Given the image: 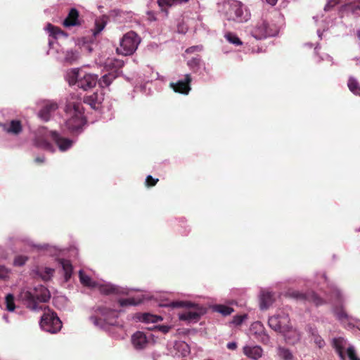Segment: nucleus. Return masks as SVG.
<instances>
[{"label": "nucleus", "instance_id": "2", "mask_svg": "<svg viewBox=\"0 0 360 360\" xmlns=\"http://www.w3.org/2000/svg\"><path fill=\"white\" fill-rule=\"evenodd\" d=\"M51 141L54 142L61 152L72 148L74 143L72 140L63 137L56 131H50L45 127H40L37 129L34 139L35 146L53 153L56 148Z\"/></svg>", "mask_w": 360, "mask_h": 360}, {"label": "nucleus", "instance_id": "25", "mask_svg": "<svg viewBox=\"0 0 360 360\" xmlns=\"http://www.w3.org/2000/svg\"><path fill=\"white\" fill-rule=\"evenodd\" d=\"M174 357H185L190 354L191 348L188 343L184 341H175L173 346Z\"/></svg>", "mask_w": 360, "mask_h": 360}, {"label": "nucleus", "instance_id": "28", "mask_svg": "<svg viewBox=\"0 0 360 360\" xmlns=\"http://www.w3.org/2000/svg\"><path fill=\"white\" fill-rule=\"evenodd\" d=\"M63 25L66 27L79 25V12L76 8H71L68 16L63 20Z\"/></svg>", "mask_w": 360, "mask_h": 360}, {"label": "nucleus", "instance_id": "55", "mask_svg": "<svg viewBox=\"0 0 360 360\" xmlns=\"http://www.w3.org/2000/svg\"><path fill=\"white\" fill-rule=\"evenodd\" d=\"M146 86V84H141L139 86H136V89H140V91H145Z\"/></svg>", "mask_w": 360, "mask_h": 360}, {"label": "nucleus", "instance_id": "20", "mask_svg": "<svg viewBox=\"0 0 360 360\" xmlns=\"http://www.w3.org/2000/svg\"><path fill=\"white\" fill-rule=\"evenodd\" d=\"M28 245L34 248L38 252H44L50 256L58 255L62 251L60 248L48 243L35 244L32 241H29Z\"/></svg>", "mask_w": 360, "mask_h": 360}, {"label": "nucleus", "instance_id": "19", "mask_svg": "<svg viewBox=\"0 0 360 360\" xmlns=\"http://www.w3.org/2000/svg\"><path fill=\"white\" fill-rule=\"evenodd\" d=\"M191 79V75L186 74L183 79H179L175 83H170V86L175 92L182 94H188L191 90L190 83Z\"/></svg>", "mask_w": 360, "mask_h": 360}, {"label": "nucleus", "instance_id": "23", "mask_svg": "<svg viewBox=\"0 0 360 360\" xmlns=\"http://www.w3.org/2000/svg\"><path fill=\"white\" fill-rule=\"evenodd\" d=\"M281 334L283 336L286 343L295 345L298 342L301 338L300 333L295 328H292L291 324L288 328L285 329Z\"/></svg>", "mask_w": 360, "mask_h": 360}, {"label": "nucleus", "instance_id": "49", "mask_svg": "<svg viewBox=\"0 0 360 360\" xmlns=\"http://www.w3.org/2000/svg\"><path fill=\"white\" fill-rule=\"evenodd\" d=\"M246 317V315H236L233 317L232 323L236 326H239L243 322Z\"/></svg>", "mask_w": 360, "mask_h": 360}, {"label": "nucleus", "instance_id": "60", "mask_svg": "<svg viewBox=\"0 0 360 360\" xmlns=\"http://www.w3.org/2000/svg\"><path fill=\"white\" fill-rule=\"evenodd\" d=\"M3 319L5 320V321H6V323H9V320H8V315L4 314V315L3 316Z\"/></svg>", "mask_w": 360, "mask_h": 360}, {"label": "nucleus", "instance_id": "44", "mask_svg": "<svg viewBox=\"0 0 360 360\" xmlns=\"http://www.w3.org/2000/svg\"><path fill=\"white\" fill-rule=\"evenodd\" d=\"M319 49H320L319 44H317V45L316 46V47L314 49V51H315L316 55L319 56V62H321L322 60H328V61L331 62L333 64V58L330 55H328L327 53H323L321 55L319 54L318 51Z\"/></svg>", "mask_w": 360, "mask_h": 360}, {"label": "nucleus", "instance_id": "47", "mask_svg": "<svg viewBox=\"0 0 360 360\" xmlns=\"http://www.w3.org/2000/svg\"><path fill=\"white\" fill-rule=\"evenodd\" d=\"M158 4L161 8L172 6L174 4H176L175 0H158Z\"/></svg>", "mask_w": 360, "mask_h": 360}, {"label": "nucleus", "instance_id": "39", "mask_svg": "<svg viewBox=\"0 0 360 360\" xmlns=\"http://www.w3.org/2000/svg\"><path fill=\"white\" fill-rule=\"evenodd\" d=\"M278 355L283 360H292L293 355L291 351L284 347H278Z\"/></svg>", "mask_w": 360, "mask_h": 360}, {"label": "nucleus", "instance_id": "7", "mask_svg": "<svg viewBox=\"0 0 360 360\" xmlns=\"http://www.w3.org/2000/svg\"><path fill=\"white\" fill-rule=\"evenodd\" d=\"M117 311L105 307H97L89 319L97 328L108 330L109 326L117 325Z\"/></svg>", "mask_w": 360, "mask_h": 360}, {"label": "nucleus", "instance_id": "17", "mask_svg": "<svg viewBox=\"0 0 360 360\" xmlns=\"http://www.w3.org/2000/svg\"><path fill=\"white\" fill-rule=\"evenodd\" d=\"M58 108V105L56 101H45L43 102L37 115L41 120L48 122L54 115Z\"/></svg>", "mask_w": 360, "mask_h": 360}, {"label": "nucleus", "instance_id": "41", "mask_svg": "<svg viewBox=\"0 0 360 360\" xmlns=\"http://www.w3.org/2000/svg\"><path fill=\"white\" fill-rule=\"evenodd\" d=\"M5 303H6V309L9 311H13L15 308V302H14V295L11 293H9L8 295H6V297H5Z\"/></svg>", "mask_w": 360, "mask_h": 360}, {"label": "nucleus", "instance_id": "40", "mask_svg": "<svg viewBox=\"0 0 360 360\" xmlns=\"http://www.w3.org/2000/svg\"><path fill=\"white\" fill-rule=\"evenodd\" d=\"M225 39L230 43L235 46H240L243 44L242 41L240 39V38L233 32H226L224 34Z\"/></svg>", "mask_w": 360, "mask_h": 360}, {"label": "nucleus", "instance_id": "12", "mask_svg": "<svg viewBox=\"0 0 360 360\" xmlns=\"http://www.w3.org/2000/svg\"><path fill=\"white\" fill-rule=\"evenodd\" d=\"M41 328L50 333H56L62 328V322L57 314L50 309L45 310L39 322Z\"/></svg>", "mask_w": 360, "mask_h": 360}, {"label": "nucleus", "instance_id": "21", "mask_svg": "<svg viewBox=\"0 0 360 360\" xmlns=\"http://www.w3.org/2000/svg\"><path fill=\"white\" fill-rule=\"evenodd\" d=\"M45 30L49 33V37L51 38L49 39V45L50 47L53 46L56 40L61 37H67L68 34L62 31L59 27L48 23L45 27Z\"/></svg>", "mask_w": 360, "mask_h": 360}, {"label": "nucleus", "instance_id": "58", "mask_svg": "<svg viewBox=\"0 0 360 360\" xmlns=\"http://www.w3.org/2000/svg\"><path fill=\"white\" fill-rule=\"evenodd\" d=\"M44 157H37L35 158V162L41 163L44 162Z\"/></svg>", "mask_w": 360, "mask_h": 360}, {"label": "nucleus", "instance_id": "16", "mask_svg": "<svg viewBox=\"0 0 360 360\" xmlns=\"http://www.w3.org/2000/svg\"><path fill=\"white\" fill-rule=\"evenodd\" d=\"M94 288H97L101 293L104 295L129 294V289L112 285L104 281H98Z\"/></svg>", "mask_w": 360, "mask_h": 360}, {"label": "nucleus", "instance_id": "37", "mask_svg": "<svg viewBox=\"0 0 360 360\" xmlns=\"http://www.w3.org/2000/svg\"><path fill=\"white\" fill-rule=\"evenodd\" d=\"M54 273V269L50 267H41L39 268L37 271V274L44 281L50 280Z\"/></svg>", "mask_w": 360, "mask_h": 360}, {"label": "nucleus", "instance_id": "18", "mask_svg": "<svg viewBox=\"0 0 360 360\" xmlns=\"http://www.w3.org/2000/svg\"><path fill=\"white\" fill-rule=\"evenodd\" d=\"M0 127L3 131L11 136H19L23 131L22 121L19 119H11L6 122H0Z\"/></svg>", "mask_w": 360, "mask_h": 360}, {"label": "nucleus", "instance_id": "52", "mask_svg": "<svg viewBox=\"0 0 360 360\" xmlns=\"http://www.w3.org/2000/svg\"><path fill=\"white\" fill-rule=\"evenodd\" d=\"M202 46H191L189 48H188L186 50V53H192L195 51H200L202 50Z\"/></svg>", "mask_w": 360, "mask_h": 360}, {"label": "nucleus", "instance_id": "42", "mask_svg": "<svg viewBox=\"0 0 360 360\" xmlns=\"http://www.w3.org/2000/svg\"><path fill=\"white\" fill-rule=\"evenodd\" d=\"M27 260H28V257H27V256L17 255L14 258L13 265L15 266H22L24 264H25V263L27 262Z\"/></svg>", "mask_w": 360, "mask_h": 360}, {"label": "nucleus", "instance_id": "30", "mask_svg": "<svg viewBox=\"0 0 360 360\" xmlns=\"http://www.w3.org/2000/svg\"><path fill=\"white\" fill-rule=\"evenodd\" d=\"M342 13H352L353 15L360 14V0L346 4L341 7Z\"/></svg>", "mask_w": 360, "mask_h": 360}, {"label": "nucleus", "instance_id": "6", "mask_svg": "<svg viewBox=\"0 0 360 360\" xmlns=\"http://www.w3.org/2000/svg\"><path fill=\"white\" fill-rule=\"evenodd\" d=\"M66 80L70 86L87 91L96 86L98 82L97 75L87 72L82 68H72L65 75Z\"/></svg>", "mask_w": 360, "mask_h": 360}, {"label": "nucleus", "instance_id": "1", "mask_svg": "<svg viewBox=\"0 0 360 360\" xmlns=\"http://www.w3.org/2000/svg\"><path fill=\"white\" fill-rule=\"evenodd\" d=\"M316 276L319 283L322 282L327 285L326 300L321 298L314 291L302 292L297 290H290L288 292L289 296L297 300L312 303L316 307L323 305L329 302L333 305V313L341 323L349 322V324L352 325L350 322L354 321L353 326H356L360 330V320L349 316L344 310V305L348 297L347 295L335 284L330 283L325 273H319Z\"/></svg>", "mask_w": 360, "mask_h": 360}, {"label": "nucleus", "instance_id": "53", "mask_svg": "<svg viewBox=\"0 0 360 360\" xmlns=\"http://www.w3.org/2000/svg\"><path fill=\"white\" fill-rule=\"evenodd\" d=\"M157 328L159 331H160L165 334L167 333L171 329V326H167V325H160V326H158Z\"/></svg>", "mask_w": 360, "mask_h": 360}, {"label": "nucleus", "instance_id": "15", "mask_svg": "<svg viewBox=\"0 0 360 360\" xmlns=\"http://www.w3.org/2000/svg\"><path fill=\"white\" fill-rule=\"evenodd\" d=\"M153 337L150 333H146L143 331H136L131 337V342L134 349L136 351L145 349Z\"/></svg>", "mask_w": 360, "mask_h": 360}, {"label": "nucleus", "instance_id": "4", "mask_svg": "<svg viewBox=\"0 0 360 360\" xmlns=\"http://www.w3.org/2000/svg\"><path fill=\"white\" fill-rule=\"evenodd\" d=\"M65 112L69 117L65 122L66 127L72 133L80 132L85 124L84 108L81 101H72L68 99Z\"/></svg>", "mask_w": 360, "mask_h": 360}, {"label": "nucleus", "instance_id": "29", "mask_svg": "<svg viewBox=\"0 0 360 360\" xmlns=\"http://www.w3.org/2000/svg\"><path fill=\"white\" fill-rule=\"evenodd\" d=\"M243 352L248 357L257 360L262 356L263 350L261 347L254 345L244 347Z\"/></svg>", "mask_w": 360, "mask_h": 360}, {"label": "nucleus", "instance_id": "22", "mask_svg": "<svg viewBox=\"0 0 360 360\" xmlns=\"http://www.w3.org/2000/svg\"><path fill=\"white\" fill-rule=\"evenodd\" d=\"M103 101V95L101 93L95 92L83 98L84 103L89 105L92 109L98 110Z\"/></svg>", "mask_w": 360, "mask_h": 360}, {"label": "nucleus", "instance_id": "11", "mask_svg": "<svg viewBox=\"0 0 360 360\" xmlns=\"http://www.w3.org/2000/svg\"><path fill=\"white\" fill-rule=\"evenodd\" d=\"M140 42L141 38L135 32H128L121 38L117 52L123 56L132 55L138 49Z\"/></svg>", "mask_w": 360, "mask_h": 360}, {"label": "nucleus", "instance_id": "54", "mask_svg": "<svg viewBox=\"0 0 360 360\" xmlns=\"http://www.w3.org/2000/svg\"><path fill=\"white\" fill-rule=\"evenodd\" d=\"M226 347L231 350H234L237 348V344L235 342H229L227 343Z\"/></svg>", "mask_w": 360, "mask_h": 360}, {"label": "nucleus", "instance_id": "27", "mask_svg": "<svg viewBox=\"0 0 360 360\" xmlns=\"http://www.w3.org/2000/svg\"><path fill=\"white\" fill-rule=\"evenodd\" d=\"M252 328L256 329L255 332L256 338L264 345L270 343V337L265 331L260 322H256L252 325Z\"/></svg>", "mask_w": 360, "mask_h": 360}, {"label": "nucleus", "instance_id": "56", "mask_svg": "<svg viewBox=\"0 0 360 360\" xmlns=\"http://www.w3.org/2000/svg\"><path fill=\"white\" fill-rule=\"evenodd\" d=\"M0 258L1 259H6L7 256L4 253V250L0 247Z\"/></svg>", "mask_w": 360, "mask_h": 360}, {"label": "nucleus", "instance_id": "3", "mask_svg": "<svg viewBox=\"0 0 360 360\" xmlns=\"http://www.w3.org/2000/svg\"><path fill=\"white\" fill-rule=\"evenodd\" d=\"M51 298V293L47 288L42 285L35 287H24L20 289L17 300L31 311H37L42 309L41 303H45Z\"/></svg>", "mask_w": 360, "mask_h": 360}, {"label": "nucleus", "instance_id": "13", "mask_svg": "<svg viewBox=\"0 0 360 360\" xmlns=\"http://www.w3.org/2000/svg\"><path fill=\"white\" fill-rule=\"evenodd\" d=\"M268 324L271 329L281 333L290 325L288 313L284 309L278 310L276 314L269 318Z\"/></svg>", "mask_w": 360, "mask_h": 360}, {"label": "nucleus", "instance_id": "31", "mask_svg": "<svg viewBox=\"0 0 360 360\" xmlns=\"http://www.w3.org/2000/svg\"><path fill=\"white\" fill-rule=\"evenodd\" d=\"M64 56L61 61L64 63L72 65L76 63L80 58L79 52L77 50L70 49L63 53Z\"/></svg>", "mask_w": 360, "mask_h": 360}, {"label": "nucleus", "instance_id": "36", "mask_svg": "<svg viewBox=\"0 0 360 360\" xmlns=\"http://www.w3.org/2000/svg\"><path fill=\"white\" fill-rule=\"evenodd\" d=\"M347 86L353 94L360 96V84L355 77L352 76L349 77Z\"/></svg>", "mask_w": 360, "mask_h": 360}, {"label": "nucleus", "instance_id": "59", "mask_svg": "<svg viewBox=\"0 0 360 360\" xmlns=\"http://www.w3.org/2000/svg\"><path fill=\"white\" fill-rule=\"evenodd\" d=\"M189 0H175V3L176 4H185V3H187Z\"/></svg>", "mask_w": 360, "mask_h": 360}, {"label": "nucleus", "instance_id": "32", "mask_svg": "<svg viewBox=\"0 0 360 360\" xmlns=\"http://www.w3.org/2000/svg\"><path fill=\"white\" fill-rule=\"evenodd\" d=\"M135 319L142 323H156L162 320L160 316L151 314L150 313H138L135 315Z\"/></svg>", "mask_w": 360, "mask_h": 360}, {"label": "nucleus", "instance_id": "33", "mask_svg": "<svg viewBox=\"0 0 360 360\" xmlns=\"http://www.w3.org/2000/svg\"><path fill=\"white\" fill-rule=\"evenodd\" d=\"M59 264L60 265L65 277V281H68L72 274V266L70 262L68 259H59Z\"/></svg>", "mask_w": 360, "mask_h": 360}, {"label": "nucleus", "instance_id": "26", "mask_svg": "<svg viewBox=\"0 0 360 360\" xmlns=\"http://www.w3.org/2000/svg\"><path fill=\"white\" fill-rule=\"evenodd\" d=\"M306 330L309 333L310 340L313 342L317 347L322 349L325 347L326 342L319 335L316 327L308 325L307 326Z\"/></svg>", "mask_w": 360, "mask_h": 360}, {"label": "nucleus", "instance_id": "46", "mask_svg": "<svg viewBox=\"0 0 360 360\" xmlns=\"http://www.w3.org/2000/svg\"><path fill=\"white\" fill-rule=\"evenodd\" d=\"M94 44L92 43H84L82 46V50L84 53H91L94 49Z\"/></svg>", "mask_w": 360, "mask_h": 360}, {"label": "nucleus", "instance_id": "61", "mask_svg": "<svg viewBox=\"0 0 360 360\" xmlns=\"http://www.w3.org/2000/svg\"><path fill=\"white\" fill-rule=\"evenodd\" d=\"M317 34H318V35H319V37L320 39H321V38H322V32H321L320 30H318V31H317Z\"/></svg>", "mask_w": 360, "mask_h": 360}, {"label": "nucleus", "instance_id": "24", "mask_svg": "<svg viewBox=\"0 0 360 360\" xmlns=\"http://www.w3.org/2000/svg\"><path fill=\"white\" fill-rule=\"evenodd\" d=\"M259 297V307L262 310H266L269 309L275 301V294L270 291H261Z\"/></svg>", "mask_w": 360, "mask_h": 360}, {"label": "nucleus", "instance_id": "45", "mask_svg": "<svg viewBox=\"0 0 360 360\" xmlns=\"http://www.w3.org/2000/svg\"><path fill=\"white\" fill-rule=\"evenodd\" d=\"M10 270L4 265H0V278L6 279L9 276Z\"/></svg>", "mask_w": 360, "mask_h": 360}, {"label": "nucleus", "instance_id": "9", "mask_svg": "<svg viewBox=\"0 0 360 360\" xmlns=\"http://www.w3.org/2000/svg\"><path fill=\"white\" fill-rule=\"evenodd\" d=\"M279 32V27L272 21L261 19L250 30V34L256 39L261 40L275 37Z\"/></svg>", "mask_w": 360, "mask_h": 360}, {"label": "nucleus", "instance_id": "38", "mask_svg": "<svg viewBox=\"0 0 360 360\" xmlns=\"http://www.w3.org/2000/svg\"><path fill=\"white\" fill-rule=\"evenodd\" d=\"M212 310L224 316H229L234 311L232 307L224 304H215L212 307Z\"/></svg>", "mask_w": 360, "mask_h": 360}, {"label": "nucleus", "instance_id": "10", "mask_svg": "<svg viewBox=\"0 0 360 360\" xmlns=\"http://www.w3.org/2000/svg\"><path fill=\"white\" fill-rule=\"evenodd\" d=\"M124 62L116 58H108L105 62V67L109 70V72L104 74L97 83L101 88L108 87L110 84L118 77L120 69L123 67Z\"/></svg>", "mask_w": 360, "mask_h": 360}, {"label": "nucleus", "instance_id": "48", "mask_svg": "<svg viewBox=\"0 0 360 360\" xmlns=\"http://www.w3.org/2000/svg\"><path fill=\"white\" fill-rule=\"evenodd\" d=\"M105 26V22L96 21L95 31L94 32V34L96 35L97 34L100 33L104 29Z\"/></svg>", "mask_w": 360, "mask_h": 360}, {"label": "nucleus", "instance_id": "43", "mask_svg": "<svg viewBox=\"0 0 360 360\" xmlns=\"http://www.w3.org/2000/svg\"><path fill=\"white\" fill-rule=\"evenodd\" d=\"M118 303L122 307L127 306H135L138 304V302H136L134 298L120 299L118 300Z\"/></svg>", "mask_w": 360, "mask_h": 360}, {"label": "nucleus", "instance_id": "50", "mask_svg": "<svg viewBox=\"0 0 360 360\" xmlns=\"http://www.w3.org/2000/svg\"><path fill=\"white\" fill-rule=\"evenodd\" d=\"M158 179H153L152 176L148 175L146 179V184L148 186H153L158 182Z\"/></svg>", "mask_w": 360, "mask_h": 360}, {"label": "nucleus", "instance_id": "57", "mask_svg": "<svg viewBox=\"0 0 360 360\" xmlns=\"http://www.w3.org/2000/svg\"><path fill=\"white\" fill-rule=\"evenodd\" d=\"M266 1L271 6H275L277 4L278 0H266Z\"/></svg>", "mask_w": 360, "mask_h": 360}, {"label": "nucleus", "instance_id": "34", "mask_svg": "<svg viewBox=\"0 0 360 360\" xmlns=\"http://www.w3.org/2000/svg\"><path fill=\"white\" fill-rule=\"evenodd\" d=\"M187 65L193 72L197 73L202 66L204 65V63H202L200 57L199 56H196L188 60Z\"/></svg>", "mask_w": 360, "mask_h": 360}, {"label": "nucleus", "instance_id": "5", "mask_svg": "<svg viewBox=\"0 0 360 360\" xmlns=\"http://www.w3.org/2000/svg\"><path fill=\"white\" fill-rule=\"evenodd\" d=\"M220 11L227 20L238 23L248 21L251 16L249 10L241 2L236 0L224 1Z\"/></svg>", "mask_w": 360, "mask_h": 360}, {"label": "nucleus", "instance_id": "14", "mask_svg": "<svg viewBox=\"0 0 360 360\" xmlns=\"http://www.w3.org/2000/svg\"><path fill=\"white\" fill-rule=\"evenodd\" d=\"M332 344L341 359L345 358V352L346 351L349 360H360L356 356L354 347L348 346L347 341L344 338H334Z\"/></svg>", "mask_w": 360, "mask_h": 360}, {"label": "nucleus", "instance_id": "35", "mask_svg": "<svg viewBox=\"0 0 360 360\" xmlns=\"http://www.w3.org/2000/svg\"><path fill=\"white\" fill-rule=\"evenodd\" d=\"M79 277L80 283L84 285L91 288H94L98 281L92 280V278L86 275L82 270L79 271Z\"/></svg>", "mask_w": 360, "mask_h": 360}, {"label": "nucleus", "instance_id": "51", "mask_svg": "<svg viewBox=\"0 0 360 360\" xmlns=\"http://www.w3.org/2000/svg\"><path fill=\"white\" fill-rule=\"evenodd\" d=\"M339 0H327V3L324 7L325 11H328L330 8L335 6Z\"/></svg>", "mask_w": 360, "mask_h": 360}, {"label": "nucleus", "instance_id": "8", "mask_svg": "<svg viewBox=\"0 0 360 360\" xmlns=\"http://www.w3.org/2000/svg\"><path fill=\"white\" fill-rule=\"evenodd\" d=\"M169 306L172 308L185 307L188 309V311L179 314V319L189 323H197L205 313L202 307L188 301H172L169 304Z\"/></svg>", "mask_w": 360, "mask_h": 360}, {"label": "nucleus", "instance_id": "62", "mask_svg": "<svg viewBox=\"0 0 360 360\" xmlns=\"http://www.w3.org/2000/svg\"><path fill=\"white\" fill-rule=\"evenodd\" d=\"M307 46H309V47H311L312 46V44H306Z\"/></svg>", "mask_w": 360, "mask_h": 360}]
</instances>
